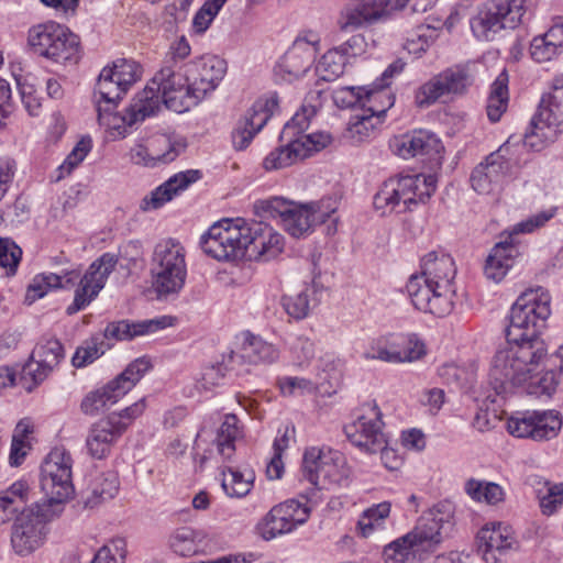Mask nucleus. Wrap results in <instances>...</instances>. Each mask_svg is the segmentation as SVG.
Returning a JSON list of instances; mask_svg holds the SVG:
<instances>
[{"label":"nucleus","mask_w":563,"mask_h":563,"mask_svg":"<svg viewBox=\"0 0 563 563\" xmlns=\"http://www.w3.org/2000/svg\"><path fill=\"white\" fill-rule=\"evenodd\" d=\"M511 147L512 142L509 139L474 168L471 175V185L476 192L493 195L501 190L505 178L511 168Z\"/></svg>","instance_id":"21"},{"label":"nucleus","mask_w":563,"mask_h":563,"mask_svg":"<svg viewBox=\"0 0 563 563\" xmlns=\"http://www.w3.org/2000/svg\"><path fill=\"white\" fill-rule=\"evenodd\" d=\"M456 268L448 254L428 253L419 274L410 276L406 289L413 307L437 317L449 314L454 308V278Z\"/></svg>","instance_id":"2"},{"label":"nucleus","mask_w":563,"mask_h":563,"mask_svg":"<svg viewBox=\"0 0 563 563\" xmlns=\"http://www.w3.org/2000/svg\"><path fill=\"white\" fill-rule=\"evenodd\" d=\"M279 356V352L275 345L263 340L261 336L251 332L241 334L240 349L231 353V360L246 362L250 364H271Z\"/></svg>","instance_id":"35"},{"label":"nucleus","mask_w":563,"mask_h":563,"mask_svg":"<svg viewBox=\"0 0 563 563\" xmlns=\"http://www.w3.org/2000/svg\"><path fill=\"white\" fill-rule=\"evenodd\" d=\"M278 107L276 93H267L252 104L245 117L240 120L232 132V145L236 151L245 150L254 136L264 128Z\"/></svg>","instance_id":"25"},{"label":"nucleus","mask_w":563,"mask_h":563,"mask_svg":"<svg viewBox=\"0 0 563 563\" xmlns=\"http://www.w3.org/2000/svg\"><path fill=\"white\" fill-rule=\"evenodd\" d=\"M450 517V511L439 507L426 511L412 530L384 547V563H420L428 559L440 547Z\"/></svg>","instance_id":"3"},{"label":"nucleus","mask_w":563,"mask_h":563,"mask_svg":"<svg viewBox=\"0 0 563 563\" xmlns=\"http://www.w3.org/2000/svg\"><path fill=\"white\" fill-rule=\"evenodd\" d=\"M126 428L128 423L121 421L117 415H108L99 419L87 432L85 440L87 454L95 460L108 457Z\"/></svg>","instance_id":"28"},{"label":"nucleus","mask_w":563,"mask_h":563,"mask_svg":"<svg viewBox=\"0 0 563 563\" xmlns=\"http://www.w3.org/2000/svg\"><path fill=\"white\" fill-rule=\"evenodd\" d=\"M174 320L175 319L173 317L162 316L137 322H129L125 320L112 322L104 329L102 338H104V340H131L135 336L152 334L158 330L172 327L174 324Z\"/></svg>","instance_id":"34"},{"label":"nucleus","mask_w":563,"mask_h":563,"mask_svg":"<svg viewBox=\"0 0 563 563\" xmlns=\"http://www.w3.org/2000/svg\"><path fill=\"white\" fill-rule=\"evenodd\" d=\"M221 474V487L230 498H243L254 486L255 474L252 470L227 467Z\"/></svg>","instance_id":"45"},{"label":"nucleus","mask_w":563,"mask_h":563,"mask_svg":"<svg viewBox=\"0 0 563 563\" xmlns=\"http://www.w3.org/2000/svg\"><path fill=\"white\" fill-rule=\"evenodd\" d=\"M389 146L395 155L404 159L420 156L440 163L443 152L440 139L426 130H416L395 136L390 140Z\"/></svg>","instance_id":"27"},{"label":"nucleus","mask_w":563,"mask_h":563,"mask_svg":"<svg viewBox=\"0 0 563 563\" xmlns=\"http://www.w3.org/2000/svg\"><path fill=\"white\" fill-rule=\"evenodd\" d=\"M227 63L214 55H205L186 65L185 80L200 100L212 92L224 78Z\"/></svg>","instance_id":"26"},{"label":"nucleus","mask_w":563,"mask_h":563,"mask_svg":"<svg viewBox=\"0 0 563 563\" xmlns=\"http://www.w3.org/2000/svg\"><path fill=\"white\" fill-rule=\"evenodd\" d=\"M344 432L354 446L367 454H376L387 444L382 412L374 401L361 407L358 416L345 426Z\"/></svg>","instance_id":"17"},{"label":"nucleus","mask_w":563,"mask_h":563,"mask_svg":"<svg viewBox=\"0 0 563 563\" xmlns=\"http://www.w3.org/2000/svg\"><path fill=\"white\" fill-rule=\"evenodd\" d=\"M200 178L199 170L189 169L172 176L164 184L142 199L140 208L143 211L155 210L170 201Z\"/></svg>","instance_id":"33"},{"label":"nucleus","mask_w":563,"mask_h":563,"mask_svg":"<svg viewBox=\"0 0 563 563\" xmlns=\"http://www.w3.org/2000/svg\"><path fill=\"white\" fill-rule=\"evenodd\" d=\"M380 123L382 119L378 117L364 109H357L350 117L343 137L352 145L369 142L377 134Z\"/></svg>","instance_id":"37"},{"label":"nucleus","mask_w":563,"mask_h":563,"mask_svg":"<svg viewBox=\"0 0 563 563\" xmlns=\"http://www.w3.org/2000/svg\"><path fill=\"white\" fill-rule=\"evenodd\" d=\"M91 151V139L82 137L59 166L60 176L69 175Z\"/></svg>","instance_id":"63"},{"label":"nucleus","mask_w":563,"mask_h":563,"mask_svg":"<svg viewBox=\"0 0 563 563\" xmlns=\"http://www.w3.org/2000/svg\"><path fill=\"white\" fill-rule=\"evenodd\" d=\"M246 223L242 218L223 219L201 238L203 252L218 261H234L246 255Z\"/></svg>","instance_id":"11"},{"label":"nucleus","mask_w":563,"mask_h":563,"mask_svg":"<svg viewBox=\"0 0 563 563\" xmlns=\"http://www.w3.org/2000/svg\"><path fill=\"white\" fill-rule=\"evenodd\" d=\"M122 397L109 382L108 384L89 391L80 402V410L86 416H97L106 408L117 404Z\"/></svg>","instance_id":"46"},{"label":"nucleus","mask_w":563,"mask_h":563,"mask_svg":"<svg viewBox=\"0 0 563 563\" xmlns=\"http://www.w3.org/2000/svg\"><path fill=\"white\" fill-rule=\"evenodd\" d=\"M551 298L542 288L522 292L510 309L507 344L495 353L489 378L499 385L521 384L536 372L547 355L540 333L551 314Z\"/></svg>","instance_id":"1"},{"label":"nucleus","mask_w":563,"mask_h":563,"mask_svg":"<svg viewBox=\"0 0 563 563\" xmlns=\"http://www.w3.org/2000/svg\"><path fill=\"white\" fill-rule=\"evenodd\" d=\"M108 349L109 344L104 341V338L92 336L77 347L71 360L73 365L78 368L85 367L103 355Z\"/></svg>","instance_id":"56"},{"label":"nucleus","mask_w":563,"mask_h":563,"mask_svg":"<svg viewBox=\"0 0 563 563\" xmlns=\"http://www.w3.org/2000/svg\"><path fill=\"white\" fill-rule=\"evenodd\" d=\"M563 132V79H555L551 91L541 99L537 114L523 137V145L539 152Z\"/></svg>","instance_id":"9"},{"label":"nucleus","mask_w":563,"mask_h":563,"mask_svg":"<svg viewBox=\"0 0 563 563\" xmlns=\"http://www.w3.org/2000/svg\"><path fill=\"white\" fill-rule=\"evenodd\" d=\"M77 278L75 272H67L65 275L55 273H42L34 276L26 290V300L29 303L43 298L48 291L65 287L67 284H74Z\"/></svg>","instance_id":"44"},{"label":"nucleus","mask_w":563,"mask_h":563,"mask_svg":"<svg viewBox=\"0 0 563 563\" xmlns=\"http://www.w3.org/2000/svg\"><path fill=\"white\" fill-rule=\"evenodd\" d=\"M310 508L307 504L289 499L272 507L255 525V533L264 541H272L291 533L307 522Z\"/></svg>","instance_id":"18"},{"label":"nucleus","mask_w":563,"mask_h":563,"mask_svg":"<svg viewBox=\"0 0 563 563\" xmlns=\"http://www.w3.org/2000/svg\"><path fill=\"white\" fill-rule=\"evenodd\" d=\"M163 107L162 98L154 78L140 91L129 106L132 122H142L146 118L156 114Z\"/></svg>","instance_id":"42"},{"label":"nucleus","mask_w":563,"mask_h":563,"mask_svg":"<svg viewBox=\"0 0 563 563\" xmlns=\"http://www.w3.org/2000/svg\"><path fill=\"white\" fill-rule=\"evenodd\" d=\"M562 422V417L555 410H532L508 417L506 429L515 438L541 442L556 438Z\"/></svg>","instance_id":"20"},{"label":"nucleus","mask_w":563,"mask_h":563,"mask_svg":"<svg viewBox=\"0 0 563 563\" xmlns=\"http://www.w3.org/2000/svg\"><path fill=\"white\" fill-rule=\"evenodd\" d=\"M185 148V141L176 135L155 134L148 137V151L155 165L175 161Z\"/></svg>","instance_id":"43"},{"label":"nucleus","mask_w":563,"mask_h":563,"mask_svg":"<svg viewBox=\"0 0 563 563\" xmlns=\"http://www.w3.org/2000/svg\"><path fill=\"white\" fill-rule=\"evenodd\" d=\"M26 43L34 54L58 64H77L81 56L79 37L54 21L31 26Z\"/></svg>","instance_id":"7"},{"label":"nucleus","mask_w":563,"mask_h":563,"mask_svg":"<svg viewBox=\"0 0 563 563\" xmlns=\"http://www.w3.org/2000/svg\"><path fill=\"white\" fill-rule=\"evenodd\" d=\"M433 175H405L387 179L374 196V209L382 216L411 211L434 194Z\"/></svg>","instance_id":"5"},{"label":"nucleus","mask_w":563,"mask_h":563,"mask_svg":"<svg viewBox=\"0 0 563 563\" xmlns=\"http://www.w3.org/2000/svg\"><path fill=\"white\" fill-rule=\"evenodd\" d=\"M110 68V73L117 79L119 86L123 88L125 93L137 82L143 75L142 66L132 59H117L111 65L104 66Z\"/></svg>","instance_id":"54"},{"label":"nucleus","mask_w":563,"mask_h":563,"mask_svg":"<svg viewBox=\"0 0 563 563\" xmlns=\"http://www.w3.org/2000/svg\"><path fill=\"white\" fill-rule=\"evenodd\" d=\"M125 554V542L122 539L112 540L98 550L91 563H123Z\"/></svg>","instance_id":"62"},{"label":"nucleus","mask_w":563,"mask_h":563,"mask_svg":"<svg viewBox=\"0 0 563 563\" xmlns=\"http://www.w3.org/2000/svg\"><path fill=\"white\" fill-rule=\"evenodd\" d=\"M390 364H412L428 355L426 340L416 332H389Z\"/></svg>","instance_id":"32"},{"label":"nucleus","mask_w":563,"mask_h":563,"mask_svg":"<svg viewBox=\"0 0 563 563\" xmlns=\"http://www.w3.org/2000/svg\"><path fill=\"white\" fill-rule=\"evenodd\" d=\"M391 512V504L382 501L364 509L358 516L355 532L360 538L368 539L386 529Z\"/></svg>","instance_id":"40"},{"label":"nucleus","mask_w":563,"mask_h":563,"mask_svg":"<svg viewBox=\"0 0 563 563\" xmlns=\"http://www.w3.org/2000/svg\"><path fill=\"white\" fill-rule=\"evenodd\" d=\"M537 489L539 507L544 516L555 515L563 506V483L544 481Z\"/></svg>","instance_id":"53"},{"label":"nucleus","mask_w":563,"mask_h":563,"mask_svg":"<svg viewBox=\"0 0 563 563\" xmlns=\"http://www.w3.org/2000/svg\"><path fill=\"white\" fill-rule=\"evenodd\" d=\"M365 361H379L390 364V351L388 333L378 335L368 341L362 352Z\"/></svg>","instance_id":"61"},{"label":"nucleus","mask_w":563,"mask_h":563,"mask_svg":"<svg viewBox=\"0 0 563 563\" xmlns=\"http://www.w3.org/2000/svg\"><path fill=\"white\" fill-rule=\"evenodd\" d=\"M466 494L476 503L498 505L505 499L504 488L493 482L471 478L465 483Z\"/></svg>","instance_id":"50"},{"label":"nucleus","mask_w":563,"mask_h":563,"mask_svg":"<svg viewBox=\"0 0 563 563\" xmlns=\"http://www.w3.org/2000/svg\"><path fill=\"white\" fill-rule=\"evenodd\" d=\"M117 263L115 255L104 253L89 265L75 290L73 303L67 308L68 314L82 310L99 295Z\"/></svg>","instance_id":"23"},{"label":"nucleus","mask_w":563,"mask_h":563,"mask_svg":"<svg viewBox=\"0 0 563 563\" xmlns=\"http://www.w3.org/2000/svg\"><path fill=\"white\" fill-rule=\"evenodd\" d=\"M518 544L514 529L505 522H488L476 533V550L485 563H501Z\"/></svg>","instance_id":"22"},{"label":"nucleus","mask_w":563,"mask_h":563,"mask_svg":"<svg viewBox=\"0 0 563 563\" xmlns=\"http://www.w3.org/2000/svg\"><path fill=\"white\" fill-rule=\"evenodd\" d=\"M316 344L312 340L298 336L290 345V353L294 363L298 366L308 365L314 357Z\"/></svg>","instance_id":"64"},{"label":"nucleus","mask_w":563,"mask_h":563,"mask_svg":"<svg viewBox=\"0 0 563 563\" xmlns=\"http://www.w3.org/2000/svg\"><path fill=\"white\" fill-rule=\"evenodd\" d=\"M481 66L478 62H468L445 69L419 88L416 102L424 107L435 102L445 93H464L473 85Z\"/></svg>","instance_id":"16"},{"label":"nucleus","mask_w":563,"mask_h":563,"mask_svg":"<svg viewBox=\"0 0 563 563\" xmlns=\"http://www.w3.org/2000/svg\"><path fill=\"white\" fill-rule=\"evenodd\" d=\"M256 207L271 217H278L285 231L299 239L309 235L318 224L330 219L338 209V202L328 198L300 203L283 197H272L258 201Z\"/></svg>","instance_id":"4"},{"label":"nucleus","mask_w":563,"mask_h":563,"mask_svg":"<svg viewBox=\"0 0 563 563\" xmlns=\"http://www.w3.org/2000/svg\"><path fill=\"white\" fill-rule=\"evenodd\" d=\"M508 81V74L503 70L492 84L486 107L488 119L492 122L499 121L507 110L509 101Z\"/></svg>","instance_id":"48"},{"label":"nucleus","mask_w":563,"mask_h":563,"mask_svg":"<svg viewBox=\"0 0 563 563\" xmlns=\"http://www.w3.org/2000/svg\"><path fill=\"white\" fill-rule=\"evenodd\" d=\"M314 58L316 55L299 49L298 45H291L277 62L275 74L288 82L298 80L311 68Z\"/></svg>","instance_id":"36"},{"label":"nucleus","mask_w":563,"mask_h":563,"mask_svg":"<svg viewBox=\"0 0 563 563\" xmlns=\"http://www.w3.org/2000/svg\"><path fill=\"white\" fill-rule=\"evenodd\" d=\"M118 492L119 478L115 473H98L89 482L84 505L86 508L93 509L112 499Z\"/></svg>","instance_id":"39"},{"label":"nucleus","mask_w":563,"mask_h":563,"mask_svg":"<svg viewBox=\"0 0 563 563\" xmlns=\"http://www.w3.org/2000/svg\"><path fill=\"white\" fill-rule=\"evenodd\" d=\"M187 251L175 239L161 240L154 246L151 257L152 287L158 298L177 295L187 278Z\"/></svg>","instance_id":"6"},{"label":"nucleus","mask_w":563,"mask_h":563,"mask_svg":"<svg viewBox=\"0 0 563 563\" xmlns=\"http://www.w3.org/2000/svg\"><path fill=\"white\" fill-rule=\"evenodd\" d=\"M154 84L158 88L163 106L174 112L183 113L201 101L189 82H186L185 75L176 73L170 66H165L155 74Z\"/></svg>","instance_id":"24"},{"label":"nucleus","mask_w":563,"mask_h":563,"mask_svg":"<svg viewBox=\"0 0 563 563\" xmlns=\"http://www.w3.org/2000/svg\"><path fill=\"white\" fill-rule=\"evenodd\" d=\"M166 545L175 555L188 559L212 553L217 542L216 537L205 529L181 526L170 531Z\"/></svg>","instance_id":"29"},{"label":"nucleus","mask_w":563,"mask_h":563,"mask_svg":"<svg viewBox=\"0 0 563 563\" xmlns=\"http://www.w3.org/2000/svg\"><path fill=\"white\" fill-rule=\"evenodd\" d=\"M242 438V430L235 415H227L216 434L202 429L195 441L196 461L200 467L207 462H227L235 453V442Z\"/></svg>","instance_id":"15"},{"label":"nucleus","mask_w":563,"mask_h":563,"mask_svg":"<svg viewBox=\"0 0 563 563\" xmlns=\"http://www.w3.org/2000/svg\"><path fill=\"white\" fill-rule=\"evenodd\" d=\"M285 249V239L273 227L264 222L247 221L246 255L267 262L276 258Z\"/></svg>","instance_id":"30"},{"label":"nucleus","mask_w":563,"mask_h":563,"mask_svg":"<svg viewBox=\"0 0 563 563\" xmlns=\"http://www.w3.org/2000/svg\"><path fill=\"white\" fill-rule=\"evenodd\" d=\"M527 0H492L471 21L473 34L482 41H490L504 29H515L526 13Z\"/></svg>","instance_id":"14"},{"label":"nucleus","mask_w":563,"mask_h":563,"mask_svg":"<svg viewBox=\"0 0 563 563\" xmlns=\"http://www.w3.org/2000/svg\"><path fill=\"white\" fill-rule=\"evenodd\" d=\"M30 486L26 482L18 481L0 492V526L9 522L26 509L30 500Z\"/></svg>","instance_id":"38"},{"label":"nucleus","mask_w":563,"mask_h":563,"mask_svg":"<svg viewBox=\"0 0 563 563\" xmlns=\"http://www.w3.org/2000/svg\"><path fill=\"white\" fill-rule=\"evenodd\" d=\"M302 472L312 485L320 488L342 485L351 476V467L344 454L329 448L307 449L302 459Z\"/></svg>","instance_id":"12"},{"label":"nucleus","mask_w":563,"mask_h":563,"mask_svg":"<svg viewBox=\"0 0 563 563\" xmlns=\"http://www.w3.org/2000/svg\"><path fill=\"white\" fill-rule=\"evenodd\" d=\"M383 82L380 87L364 88L362 107L360 109H364L380 119L395 102V97Z\"/></svg>","instance_id":"52"},{"label":"nucleus","mask_w":563,"mask_h":563,"mask_svg":"<svg viewBox=\"0 0 563 563\" xmlns=\"http://www.w3.org/2000/svg\"><path fill=\"white\" fill-rule=\"evenodd\" d=\"M151 367L152 364L148 358H136L131 362L120 375L110 380V383L117 389L119 395L123 397L140 382Z\"/></svg>","instance_id":"51"},{"label":"nucleus","mask_w":563,"mask_h":563,"mask_svg":"<svg viewBox=\"0 0 563 563\" xmlns=\"http://www.w3.org/2000/svg\"><path fill=\"white\" fill-rule=\"evenodd\" d=\"M41 488L47 498L43 504H64L75 494L73 459L64 448L53 449L41 466Z\"/></svg>","instance_id":"13"},{"label":"nucleus","mask_w":563,"mask_h":563,"mask_svg":"<svg viewBox=\"0 0 563 563\" xmlns=\"http://www.w3.org/2000/svg\"><path fill=\"white\" fill-rule=\"evenodd\" d=\"M227 1L228 0H207L194 16V31L198 34L206 32Z\"/></svg>","instance_id":"60"},{"label":"nucleus","mask_w":563,"mask_h":563,"mask_svg":"<svg viewBox=\"0 0 563 563\" xmlns=\"http://www.w3.org/2000/svg\"><path fill=\"white\" fill-rule=\"evenodd\" d=\"M347 62L341 51L333 47L321 56L316 66V71L322 80L331 81L343 74Z\"/></svg>","instance_id":"55"},{"label":"nucleus","mask_w":563,"mask_h":563,"mask_svg":"<svg viewBox=\"0 0 563 563\" xmlns=\"http://www.w3.org/2000/svg\"><path fill=\"white\" fill-rule=\"evenodd\" d=\"M319 107L309 102L308 100L301 106V108L294 114L291 120L286 123L284 128V134L294 136L303 135L302 132L306 131L312 118L317 114Z\"/></svg>","instance_id":"58"},{"label":"nucleus","mask_w":563,"mask_h":563,"mask_svg":"<svg viewBox=\"0 0 563 563\" xmlns=\"http://www.w3.org/2000/svg\"><path fill=\"white\" fill-rule=\"evenodd\" d=\"M318 385V382L297 376H286L278 380L280 393L288 397L313 394L317 391Z\"/></svg>","instance_id":"59"},{"label":"nucleus","mask_w":563,"mask_h":563,"mask_svg":"<svg viewBox=\"0 0 563 563\" xmlns=\"http://www.w3.org/2000/svg\"><path fill=\"white\" fill-rule=\"evenodd\" d=\"M555 214V209L540 211L515 224L500 234V241L492 249L484 267L485 276L495 283L501 282L512 267L519 251L516 236L530 234L545 225Z\"/></svg>","instance_id":"8"},{"label":"nucleus","mask_w":563,"mask_h":563,"mask_svg":"<svg viewBox=\"0 0 563 563\" xmlns=\"http://www.w3.org/2000/svg\"><path fill=\"white\" fill-rule=\"evenodd\" d=\"M54 514L47 504H33L19 516L11 527V547L19 556H29L45 543L47 523Z\"/></svg>","instance_id":"10"},{"label":"nucleus","mask_w":563,"mask_h":563,"mask_svg":"<svg viewBox=\"0 0 563 563\" xmlns=\"http://www.w3.org/2000/svg\"><path fill=\"white\" fill-rule=\"evenodd\" d=\"M124 95L125 91L119 86L117 79L110 73V68L103 67L95 87V103L117 106Z\"/></svg>","instance_id":"49"},{"label":"nucleus","mask_w":563,"mask_h":563,"mask_svg":"<svg viewBox=\"0 0 563 563\" xmlns=\"http://www.w3.org/2000/svg\"><path fill=\"white\" fill-rule=\"evenodd\" d=\"M545 357L540 362L539 368L531 374V377H529L526 382L521 384H511L507 383L505 385H499L497 382L493 380L490 378V383L494 386L495 390L497 393H504L507 391L509 387L515 386H521L529 384V393L536 394V395H548L551 396L559 386V374L556 371L550 366L547 371L542 372L541 374V367L545 363Z\"/></svg>","instance_id":"41"},{"label":"nucleus","mask_w":563,"mask_h":563,"mask_svg":"<svg viewBox=\"0 0 563 563\" xmlns=\"http://www.w3.org/2000/svg\"><path fill=\"white\" fill-rule=\"evenodd\" d=\"M316 294L314 286H307L302 291L283 298L286 312L297 320L305 319L311 309V297Z\"/></svg>","instance_id":"57"},{"label":"nucleus","mask_w":563,"mask_h":563,"mask_svg":"<svg viewBox=\"0 0 563 563\" xmlns=\"http://www.w3.org/2000/svg\"><path fill=\"white\" fill-rule=\"evenodd\" d=\"M333 141L329 132H314L296 136L287 144L271 151L263 159L267 172L290 167L329 146Z\"/></svg>","instance_id":"19"},{"label":"nucleus","mask_w":563,"mask_h":563,"mask_svg":"<svg viewBox=\"0 0 563 563\" xmlns=\"http://www.w3.org/2000/svg\"><path fill=\"white\" fill-rule=\"evenodd\" d=\"M63 358L64 350L58 340H42L36 344L30 361L24 365L22 377L37 385L59 365Z\"/></svg>","instance_id":"31"},{"label":"nucleus","mask_w":563,"mask_h":563,"mask_svg":"<svg viewBox=\"0 0 563 563\" xmlns=\"http://www.w3.org/2000/svg\"><path fill=\"white\" fill-rule=\"evenodd\" d=\"M117 106H106V104H96L98 112V121L101 126H103L112 137H123L126 135L130 126L135 124L136 122H132L131 111L128 108L124 114L112 112Z\"/></svg>","instance_id":"47"}]
</instances>
